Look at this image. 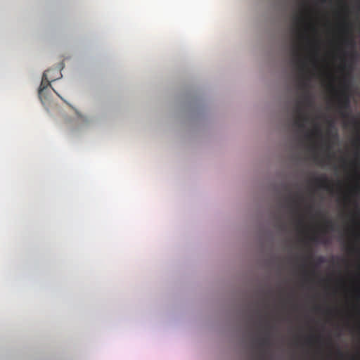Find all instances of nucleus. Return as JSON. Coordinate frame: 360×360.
Returning <instances> with one entry per match:
<instances>
[{"label":"nucleus","instance_id":"4","mask_svg":"<svg viewBox=\"0 0 360 360\" xmlns=\"http://www.w3.org/2000/svg\"><path fill=\"white\" fill-rule=\"evenodd\" d=\"M322 243H323L326 244V243H328V240H327V239H323V240H322Z\"/></svg>","mask_w":360,"mask_h":360},{"label":"nucleus","instance_id":"5","mask_svg":"<svg viewBox=\"0 0 360 360\" xmlns=\"http://www.w3.org/2000/svg\"><path fill=\"white\" fill-rule=\"evenodd\" d=\"M299 124H300L302 127H304V123H303V122H300V123H299Z\"/></svg>","mask_w":360,"mask_h":360},{"label":"nucleus","instance_id":"2","mask_svg":"<svg viewBox=\"0 0 360 360\" xmlns=\"http://www.w3.org/2000/svg\"><path fill=\"white\" fill-rule=\"evenodd\" d=\"M75 123L78 126H84L88 122V119L78 111H75Z\"/></svg>","mask_w":360,"mask_h":360},{"label":"nucleus","instance_id":"3","mask_svg":"<svg viewBox=\"0 0 360 360\" xmlns=\"http://www.w3.org/2000/svg\"><path fill=\"white\" fill-rule=\"evenodd\" d=\"M319 261L320 263L324 262H325V257H323V256L319 257Z\"/></svg>","mask_w":360,"mask_h":360},{"label":"nucleus","instance_id":"1","mask_svg":"<svg viewBox=\"0 0 360 360\" xmlns=\"http://www.w3.org/2000/svg\"><path fill=\"white\" fill-rule=\"evenodd\" d=\"M63 65L59 66L46 70L42 75L40 86L38 89V96L41 103L45 105V102L49 99V94L54 91L61 99V96L51 87V82L63 77L61 70Z\"/></svg>","mask_w":360,"mask_h":360}]
</instances>
